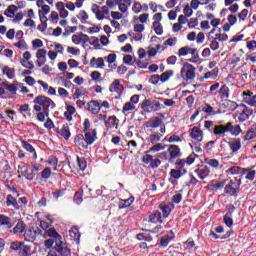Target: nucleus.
<instances>
[{
    "instance_id": "nucleus-46",
    "label": "nucleus",
    "mask_w": 256,
    "mask_h": 256,
    "mask_svg": "<svg viewBox=\"0 0 256 256\" xmlns=\"http://www.w3.org/2000/svg\"><path fill=\"white\" fill-rule=\"evenodd\" d=\"M74 142L76 145H78V147H83V149H87V147L89 146L87 140L83 138V136H76Z\"/></svg>"
},
{
    "instance_id": "nucleus-18",
    "label": "nucleus",
    "mask_w": 256,
    "mask_h": 256,
    "mask_svg": "<svg viewBox=\"0 0 256 256\" xmlns=\"http://www.w3.org/2000/svg\"><path fill=\"white\" fill-rule=\"evenodd\" d=\"M165 135V126H161L160 133H153L148 137V141L151 145H155L161 141V138Z\"/></svg>"
},
{
    "instance_id": "nucleus-10",
    "label": "nucleus",
    "mask_w": 256,
    "mask_h": 256,
    "mask_svg": "<svg viewBox=\"0 0 256 256\" xmlns=\"http://www.w3.org/2000/svg\"><path fill=\"white\" fill-rule=\"evenodd\" d=\"M253 113H256V110L244 107L241 111H237L235 113L234 119L239 123H245V121H247V119H249Z\"/></svg>"
},
{
    "instance_id": "nucleus-11",
    "label": "nucleus",
    "mask_w": 256,
    "mask_h": 256,
    "mask_svg": "<svg viewBox=\"0 0 256 256\" xmlns=\"http://www.w3.org/2000/svg\"><path fill=\"white\" fill-rule=\"evenodd\" d=\"M180 73L184 81H192V79H195V67L191 64H185Z\"/></svg>"
},
{
    "instance_id": "nucleus-57",
    "label": "nucleus",
    "mask_w": 256,
    "mask_h": 256,
    "mask_svg": "<svg viewBox=\"0 0 256 256\" xmlns=\"http://www.w3.org/2000/svg\"><path fill=\"white\" fill-rule=\"evenodd\" d=\"M51 168L46 167L43 169V171L40 173V176L42 177V179H44L45 181H47V179H49V177H51Z\"/></svg>"
},
{
    "instance_id": "nucleus-28",
    "label": "nucleus",
    "mask_w": 256,
    "mask_h": 256,
    "mask_svg": "<svg viewBox=\"0 0 256 256\" xmlns=\"http://www.w3.org/2000/svg\"><path fill=\"white\" fill-rule=\"evenodd\" d=\"M72 41L75 43V45H79L81 43H87L89 41V36L86 34H76L72 36Z\"/></svg>"
},
{
    "instance_id": "nucleus-27",
    "label": "nucleus",
    "mask_w": 256,
    "mask_h": 256,
    "mask_svg": "<svg viewBox=\"0 0 256 256\" xmlns=\"http://www.w3.org/2000/svg\"><path fill=\"white\" fill-rule=\"evenodd\" d=\"M226 126L228 133H231L234 137H237L241 133V126L239 125H233V123L228 122L226 123Z\"/></svg>"
},
{
    "instance_id": "nucleus-32",
    "label": "nucleus",
    "mask_w": 256,
    "mask_h": 256,
    "mask_svg": "<svg viewBox=\"0 0 256 256\" xmlns=\"http://www.w3.org/2000/svg\"><path fill=\"white\" fill-rule=\"evenodd\" d=\"M187 39L188 41H197V43H203V41H205V34L203 33H198V34H195V33H189L187 35Z\"/></svg>"
},
{
    "instance_id": "nucleus-3",
    "label": "nucleus",
    "mask_w": 256,
    "mask_h": 256,
    "mask_svg": "<svg viewBox=\"0 0 256 256\" xmlns=\"http://www.w3.org/2000/svg\"><path fill=\"white\" fill-rule=\"evenodd\" d=\"M183 13L184 15H180L178 17V22L173 25V31L175 33L181 31V29H183L185 25L189 23L187 17H191V15H193V9H191L190 6L187 5L184 7Z\"/></svg>"
},
{
    "instance_id": "nucleus-64",
    "label": "nucleus",
    "mask_w": 256,
    "mask_h": 256,
    "mask_svg": "<svg viewBox=\"0 0 256 256\" xmlns=\"http://www.w3.org/2000/svg\"><path fill=\"white\" fill-rule=\"evenodd\" d=\"M161 49V45L157 44L156 48H149L148 49V57H155L157 55V51Z\"/></svg>"
},
{
    "instance_id": "nucleus-63",
    "label": "nucleus",
    "mask_w": 256,
    "mask_h": 256,
    "mask_svg": "<svg viewBox=\"0 0 256 256\" xmlns=\"http://www.w3.org/2000/svg\"><path fill=\"white\" fill-rule=\"evenodd\" d=\"M170 242H171V237L169 235H166L160 239V246L165 248L169 245Z\"/></svg>"
},
{
    "instance_id": "nucleus-47",
    "label": "nucleus",
    "mask_w": 256,
    "mask_h": 256,
    "mask_svg": "<svg viewBox=\"0 0 256 256\" xmlns=\"http://www.w3.org/2000/svg\"><path fill=\"white\" fill-rule=\"evenodd\" d=\"M175 75V72L173 70H168L160 75V81L161 83H167L171 77Z\"/></svg>"
},
{
    "instance_id": "nucleus-33",
    "label": "nucleus",
    "mask_w": 256,
    "mask_h": 256,
    "mask_svg": "<svg viewBox=\"0 0 256 256\" xmlns=\"http://www.w3.org/2000/svg\"><path fill=\"white\" fill-rule=\"evenodd\" d=\"M105 61L108 63L109 69H117V54H109L108 56L104 57Z\"/></svg>"
},
{
    "instance_id": "nucleus-22",
    "label": "nucleus",
    "mask_w": 256,
    "mask_h": 256,
    "mask_svg": "<svg viewBox=\"0 0 256 256\" xmlns=\"http://www.w3.org/2000/svg\"><path fill=\"white\" fill-rule=\"evenodd\" d=\"M131 0H116L120 13H127L131 7Z\"/></svg>"
},
{
    "instance_id": "nucleus-25",
    "label": "nucleus",
    "mask_w": 256,
    "mask_h": 256,
    "mask_svg": "<svg viewBox=\"0 0 256 256\" xmlns=\"http://www.w3.org/2000/svg\"><path fill=\"white\" fill-rule=\"evenodd\" d=\"M228 133L227 124L226 125H216L213 128V134L216 137H225V134Z\"/></svg>"
},
{
    "instance_id": "nucleus-43",
    "label": "nucleus",
    "mask_w": 256,
    "mask_h": 256,
    "mask_svg": "<svg viewBox=\"0 0 256 256\" xmlns=\"http://www.w3.org/2000/svg\"><path fill=\"white\" fill-rule=\"evenodd\" d=\"M243 169L239 166H232L226 170V175H243Z\"/></svg>"
},
{
    "instance_id": "nucleus-20",
    "label": "nucleus",
    "mask_w": 256,
    "mask_h": 256,
    "mask_svg": "<svg viewBox=\"0 0 256 256\" xmlns=\"http://www.w3.org/2000/svg\"><path fill=\"white\" fill-rule=\"evenodd\" d=\"M123 89V85H121V80L119 79L114 80L109 87L110 93H117L118 95L123 93Z\"/></svg>"
},
{
    "instance_id": "nucleus-61",
    "label": "nucleus",
    "mask_w": 256,
    "mask_h": 256,
    "mask_svg": "<svg viewBox=\"0 0 256 256\" xmlns=\"http://www.w3.org/2000/svg\"><path fill=\"white\" fill-rule=\"evenodd\" d=\"M59 14L57 13V11H52L50 13V16H49V21H51L52 23H59Z\"/></svg>"
},
{
    "instance_id": "nucleus-7",
    "label": "nucleus",
    "mask_w": 256,
    "mask_h": 256,
    "mask_svg": "<svg viewBox=\"0 0 256 256\" xmlns=\"http://www.w3.org/2000/svg\"><path fill=\"white\" fill-rule=\"evenodd\" d=\"M10 248L12 249V251H19V254H18L19 256L31 255L32 246L26 245L25 242H19V241L12 242L10 245Z\"/></svg>"
},
{
    "instance_id": "nucleus-13",
    "label": "nucleus",
    "mask_w": 256,
    "mask_h": 256,
    "mask_svg": "<svg viewBox=\"0 0 256 256\" xmlns=\"http://www.w3.org/2000/svg\"><path fill=\"white\" fill-rule=\"evenodd\" d=\"M18 173H21L22 177H25L28 181L35 179V173L29 169V165L27 164L19 165Z\"/></svg>"
},
{
    "instance_id": "nucleus-31",
    "label": "nucleus",
    "mask_w": 256,
    "mask_h": 256,
    "mask_svg": "<svg viewBox=\"0 0 256 256\" xmlns=\"http://www.w3.org/2000/svg\"><path fill=\"white\" fill-rule=\"evenodd\" d=\"M2 75L6 77V79H15V69L9 66H3Z\"/></svg>"
},
{
    "instance_id": "nucleus-53",
    "label": "nucleus",
    "mask_w": 256,
    "mask_h": 256,
    "mask_svg": "<svg viewBox=\"0 0 256 256\" xmlns=\"http://www.w3.org/2000/svg\"><path fill=\"white\" fill-rule=\"evenodd\" d=\"M255 137H256V126H252V127L248 130V132H247V134H246V136H245V139H246L247 141H251V139H255Z\"/></svg>"
},
{
    "instance_id": "nucleus-14",
    "label": "nucleus",
    "mask_w": 256,
    "mask_h": 256,
    "mask_svg": "<svg viewBox=\"0 0 256 256\" xmlns=\"http://www.w3.org/2000/svg\"><path fill=\"white\" fill-rule=\"evenodd\" d=\"M36 65L37 67H43L47 63V50L38 49L36 52Z\"/></svg>"
},
{
    "instance_id": "nucleus-58",
    "label": "nucleus",
    "mask_w": 256,
    "mask_h": 256,
    "mask_svg": "<svg viewBox=\"0 0 256 256\" xmlns=\"http://www.w3.org/2000/svg\"><path fill=\"white\" fill-rule=\"evenodd\" d=\"M74 202L76 205H81V203H83V191H78L75 193Z\"/></svg>"
},
{
    "instance_id": "nucleus-29",
    "label": "nucleus",
    "mask_w": 256,
    "mask_h": 256,
    "mask_svg": "<svg viewBox=\"0 0 256 256\" xmlns=\"http://www.w3.org/2000/svg\"><path fill=\"white\" fill-rule=\"evenodd\" d=\"M149 223H163V217L161 216V212H159V210H156L152 214H150Z\"/></svg>"
},
{
    "instance_id": "nucleus-19",
    "label": "nucleus",
    "mask_w": 256,
    "mask_h": 256,
    "mask_svg": "<svg viewBox=\"0 0 256 256\" xmlns=\"http://www.w3.org/2000/svg\"><path fill=\"white\" fill-rule=\"evenodd\" d=\"M243 97V103L250 107H256V95H253L252 92H243Z\"/></svg>"
},
{
    "instance_id": "nucleus-48",
    "label": "nucleus",
    "mask_w": 256,
    "mask_h": 256,
    "mask_svg": "<svg viewBox=\"0 0 256 256\" xmlns=\"http://www.w3.org/2000/svg\"><path fill=\"white\" fill-rule=\"evenodd\" d=\"M61 137H63L66 141L71 137V132L69 131V125H63L59 131Z\"/></svg>"
},
{
    "instance_id": "nucleus-24",
    "label": "nucleus",
    "mask_w": 256,
    "mask_h": 256,
    "mask_svg": "<svg viewBox=\"0 0 256 256\" xmlns=\"http://www.w3.org/2000/svg\"><path fill=\"white\" fill-rule=\"evenodd\" d=\"M159 208L162 211L163 218L167 219V217H169V215H171V211H173L175 206L172 203H170V204H160Z\"/></svg>"
},
{
    "instance_id": "nucleus-37",
    "label": "nucleus",
    "mask_w": 256,
    "mask_h": 256,
    "mask_svg": "<svg viewBox=\"0 0 256 256\" xmlns=\"http://www.w3.org/2000/svg\"><path fill=\"white\" fill-rule=\"evenodd\" d=\"M21 144H22L23 149H25V151H28V153L33 154V159H34V161H36L37 152L35 151V147H33V145L29 144L27 141H22Z\"/></svg>"
},
{
    "instance_id": "nucleus-51",
    "label": "nucleus",
    "mask_w": 256,
    "mask_h": 256,
    "mask_svg": "<svg viewBox=\"0 0 256 256\" xmlns=\"http://www.w3.org/2000/svg\"><path fill=\"white\" fill-rule=\"evenodd\" d=\"M165 150V146L161 143L153 144L152 147L149 148L147 153H159V151Z\"/></svg>"
},
{
    "instance_id": "nucleus-15",
    "label": "nucleus",
    "mask_w": 256,
    "mask_h": 256,
    "mask_svg": "<svg viewBox=\"0 0 256 256\" xmlns=\"http://www.w3.org/2000/svg\"><path fill=\"white\" fill-rule=\"evenodd\" d=\"M37 239V230L34 227H28L24 230V240L33 243Z\"/></svg>"
},
{
    "instance_id": "nucleus-26",
    "label": "nucleus",
    "mask_w": 256,
    "mask_h": 256,
    "mask_svg": "<svg viewBox=\"0 0 256 256\" xmlns=\"http://www.w3.org/2000/svg\"><path fill=\"white\" fill-rule=\"evenodd\" d=\"M163 123V120H161L159 117L152 118L150 121H147L145 123V127L150 129H157L158 127H162L161 124Z\"/></svg>"
},
{
    "instance_id": "nucleus-44",
    "label": "nucleus",
    "mask_w": 256,
    "mask_h": 256,
    "mask_svg": "<svg viewBox=\"0 0 256 256\" xmlns=\"http://www.w3.org/2000/svg\"><path fill=\"white\" fill-rule=\"evenodd\" d=\"M6 205L8 207H14V209H19V202H17V198H14L11 194L7 196Z\"/></svg>"
},
{
    "instance_id": "nucleus-49",
    "label": "nucleus",
    "mask_w": 256,
    "mask_h": 256,
    "mask_svg": "<svg viewBox=\"0 0 256 256\" xmlns=\"http://www.w3.org/2000/svg\"><path fill=\"white\" fill-rule=\"evenodd\" d=\"M242 175H246L245 179H247L248 181H253V179H255L256 171L244 168L242 171Z\"/></svg>"
},
{
    "instance_id": "nucleus-1",
    "label": "nucleus",
    "mask_w": 256,
    "mask_h": 256,
    "mask_svg": "<svg viewBox=\"0 0 256 256\" xmlns=\"http://www.w3.org/2000/svg\"><path fill=\"white\" fill-rule=\"evenodd\" d=\"M47 237H50V239L55 240V245L58 249V251H63L65 256L69 255V248L67 247V243L63 242L62 237L57 233V230H55L54 227L50 226L45 232H44V238L47 239Z\"/></svg>"
},
{
    "instance_id": "nucleus-30",
    "label": "nucleus",
    "mask_w": 256,
    "mask_h": 256,
    "mask_svg": "<svg viewBox=\"0 0 256 256\" xmlns=\"http://www.w3.org/2000/svg\"><path fill=\"white\" fill-rule=\"evenodd\" d=\"M196 175L199 177V179H206V177H209V168L207 166H200L198 169L195 170Z\"/></svg>"
},
{
    "instance_id": "nucleus-16",
    "label": "nucleus",
    "mask_w": 256,
    "mask_h": 256,
    "mask_svg": "<svg viewBox=\"0 0 256 256\" xmlns=\"http://www.w3.org/2000/svg\"><path fill=\"white\" fill-rule=\"evenodd\" d=\"M190 137L193 139V141H196V143H201L203 141V132L201 128L195 126L190 131Z\"/></svg>"
},
{
    "instance_id": "nucleus-52",
    "label": "nucleus",
    "mask_w": 256,
    "mask_h": 256,
    "mask_svg": "<svg viewBox=\"0 0 256 256\" xmlns=\"http://www.w3.org/2000/svg\"><path fill=\"white\" fill-rule=\"evenodd\" d=\"M229 88L227 85H222L219 89V94L221 95L222 99H229Z\"/></svg>"
},
{
    "instance_id": "nucleus-55",
    "label": "nucleus",
    "mask_w": 256,
    "mask_h": 256,
    "mask_svg": "<svg viewBox=\"0 0 256 256\" xmlns=\"http://www.w3.org/2000/svg\"><path fill=\"white\" fill-rule=\"evenodd\" d=\"M185 175L184 173L180 172L177 168L170 170V177L172 179H181Z\"/></svg>"
},
{
    "instance_id": "nucleus-38",
    "label": "nucleus",
    "mask_w": 256,
    "mask_h": 256,
    "mask_svg": "<svg viewBox=\"0 0 256 256\" xmlns=\"http://www.w3.org/2000/svg\"><path fill=\"white\" fill-rule=\"evenodd\" d=\"M176 169L182 172L184 175L187 174V162L183 159H178L175 163Z\"/></svg>"
},
{
    "instance_id": "nucleus-40",
    "label": "nucleus",
    "mask_w": 256,
    "mask_h": 256,
    "mask_svg": "<svg viewBox=\"0 0 256 256\" xmlns=\"http://www.w3.org/2000/svg\"><path fill=\"white\" fill-rule=\"evenodd\" d=\"M105 125L107 129H113V127L118 129L119 123H117V116H110L108 120L105 121Z\"/></svg>"
},
{
    "instance_id": "nucleus-12",
    "label": "nucleus",
    "mask_w": 256,
    "mask_h": 256,
    "mask_svg": "<svg viewBox=\"0 0 256 256\" xmlns=\"http://www.w3.org/2000/svg\"><path fill=\"white\" fill-rule=\"evenodd\" d=\"M141 109H143V111H146V113L159 111V109H161V103L144 100L143 103L141 104Z\"/></svg>"
},
{
    "instance_id": "nucleus-4",
    "label": "nucleus",
    "mask_w": 256,
    "mask_h": 256,
    "mask_svg": "<svg viewBox=\"0 0 256 256\" xmlns=\"http://www.w3.org/2000/svg\"><path fill=\"white\" fill-rule=\"evenodd\" d=\"M187 55L192 56V58L188 60L190 63H199L200 59L197 48L191 46H183L178 50V57H187Z\"/></svg>"
},
{
    "instance_id": "nucleus-42",
    "label": "nucleus",
    "mask_w": 256,
    "mask_h": 256,
    "mask_svg": "<svg viewBox=\"0 0 256 256\" xmlns=\"http://www.w3.org/2000/svg\"><path fill=\"white\" fill-rule=\"evenodd\" d=\"M168 151L172 159H175L176 157H179V155H181V149H179V146L177 145H170Z\"/></svg>"
},
{
    "instance_id": "nucleus-9",
    "label": "nucleus",
    "mask_w": 256,
    "mask_h": 256,
    "mask_svg": "<svg viewBox=\"0 0 256 256\" xmlns=\"http://www.w3.org/2000/svg\"><path fill=\"white\" fill-rule=\"evenodd\" d=\"M241 187V179L235 178L234 180H230L229 183L226 184L224 188V192L226 195L230 197H235L237 195V190Z\"/></svg>"
},
{
    "instance_id": "nucleus-56",
    "label": "nucleus",
    "mask_w": 256,
    "mask_h": 256,
    "mask_svg": "<svg viewBox=\"0 0 256 256\" xmlns=\"http://www.w3.org/2000/svg\"><path fill=\"white\" fill-rule=\"evenodd\" d=\"M77 165L80 171H85V169H87V161H85V158L77 157Z\"/></svg>"
},
{
    "instance_id": "nucleus-54",
    "label": "nucleus",
    "mask_w": 256,
    "mask_h": 256,
    "mask_svg": "<svg viewBox=\"0 0 256 256\" xmlns=\"http://www.w3.org/2000/svg\"><path fill=\"white\" fill-rule=\"evenodd\" d=\"M135 201V197L131 196L128 199L122 200L121 201V207L122 209H125L127 207H131V205H133V202Z\"/></svg>"
},
{
    "instance_id": "nucleus-36",
    "label": "nucleus",
    "mask_w": 256,
    "mask_h": 256,
    "mask_svg": "<svg viewBox=\"0 0 256 256\" xmlns=\"http://www.w3.org/2000/svg\"><path fill=\"white\" fill-rule=\"evenodd\" d=\"M0 225L5 227L6 229H11V227H13V222L8 216L0 214Z\"/></svg>"
},
{
    "instance_id": "nucleus-5",
    "label": "nucleus",
    "mask_w": 256,
    "mask_h": 256,
    "mask_svg": "<svg viewBox=\"0 0 256 256\" xmlns=\"http://www.w3.org/2000/svg\"><path fill=\"white\" fill-rule=\"evenodd\" d=\"M19 8L15 5H9L6 10H4L5 17H8V19H11L12 23L17 24L21 23L23 21V12H18ZM16 13V14H15Z\"/></svg>"
},
{
    "instance_id": "nucleus-6",
    "label": "nucleus",
    "mask_w": 256,
    "mask_h": 256,
    "mask_svg": "<svg viewBox=\"0 0 256 256\" xmlns=\"http://www.w3.org/2000/svg\"><path fill=\"white\" fill-rule=\"evenodd\" d=\"M10 248L12 249V251H19V254H18L19 256L31 255L32 246L26 245L25 242H19V241L12 242L10 245Z\"/></svg>"
},
{
    "instance_id": "nucleus-62",
    "label": "nucleus",
    "mask_w": 256,
    "mask_h": 256,
    "mask_svg": "<svg viewBox=\"0 0 256 256\" xmlns=\"http://www.w3.org/2000/svg\"><path fill=\"white\" fill-rule=\"evenodd\" d=\"M152 29H154L155 33H163V25H161V22H153Z\"/></svg>"
},
{
    "instance_id": "nucleus-23",
    "label": "nucleus",
    "mask_w": 256,
    "mask_h": 256,
    "mask_svg": "<svg viewBox=\"0 0 256 256\" xmlns=\"http://www.w3.org/2000/svg\"><path fill=\"white\" fill-rule=\"evenodd\" d=\"M90 66L93 69H103V67H105V59L104 58H91L90 60Z\"/></svg>"
},
{
    "instance_id": "nucleus-2",
    "label": "nucleus",
    "mask_w": 256,
    "mask_h": 256,
    "mask_svg": "<svg viewBox=\"0 0 256 256\" xmlns=\"http://www.w3.org/2000/svg\"><path fill=\"white\" fill-rule=\"evenodd\" d=\"M33 103V109L36 112L45 111V113H47L49 112V109H54L55 107V102H53V100L47 96H37L33 100Z\"/></svg>"
},
{
    "instance_id": "nucleus-60",
    "label": "nucleus",
    "mask_w": 256,
    "mask_h": 256,
    "mask_svg": "<svg viewBox=\"0 0 256 256\" xmlns=\"http://www.w3.org/2000/svg\"><path fill=\"white\" fill-rule=\"evenodd\" d=\"M136 106L132 104L131 102H126L123 106V113H129V111H135Z\"/></svg>"
},
{
    "instance_id": "nucleus-41",
    "label": "nucleus",
    "mask_w": 256,
    "mask_h": 256,
    "mask_svg": "<svg viewBox=\"0 0 256 256\" xmlns=\"http://www.w3.org/2000/svg\"><path fill=\"white\" fill-rule=\"evenodd\" d=\"M77 110H75V107L72 105L66 106V112L64 113V117L67 119V121H73V115H75Z\"/></svg>"
},
{
    "instance_id": "nucleus-34",
    "label": "nucleus",
    "mask_w": 256,
    "mask_h": 256,
    "mask_svg": "<svg viewBox=\"0 0 256 256\" xmlns=\"http://www.w3.org/2000/svg\"><path fill=\"white\" fill-rule=\"evenodd\" d=\"M84 139H86L88 145H93V143H95V139H97V131L91 130L86 132Z\"/></svg>"
},
{
    "instance_id": "nucleus-21",
    "label": "nucleus",
    "mask_w": 256,
    "mask_h": 256,
    "mask_svg": "<svg viewBox=\"0 0 256 256\" xmlns=\"http://www.w3.org/2000/svg\"><path fill=\"white\" fill-rule=\"evenodd\" d=\"M88 111L92 115H98V113L101 111V104L97 100H92L88 102Z\"/></svg>"
},
{
    "instance_id": "nucleus-39",
    "label": "nucleus",
    "mask_w": 256,
    "mask_h": 256,
    "mask_svg": "<svg viewBox=\"0 0 256 256\" xmlns=\"http://www.w3.org/2000/svg\"><path fill=\"white\" fill-rule=\"evenodd\" d=\"M26 227L27 226L25 225V222L19 220L15 225V227L13 228V233L15 235H21V233L25 232Z\"/></svg>"
},
{
    "instance_id": "nucleus-50",
    "label": "nucleus",
    "mask_w": 256,
    "mask_h": 256,
    "mask_svg": "<svg viewBox=\"0 0 256 256\" xmlns=\"http://www.w3.org/2000/svg\"><path fill=\"white\" fill-rule=\"evenodd\" d=\"M87 94V89L84 87L76 88L75 92L73 93L72 97L73 99H79L80 97H83V95Z\"/></svg>"
},
{
    "instance_id": "nucleus-45",
    "label": "nucleus",
    "mask_w": 256,
    "mask_h": 256,
    "mask_svg": "<svg viewBox=\"0 0 256 256\" xmlns=\"http://www.w3.org/2000/svg\"><path fill=\"white\" fill-rule=\"evenodd\" d=\"M232 153H237L241 149V140L236 139L228 143Z\"/></svg>"
},
{
    "instance_id": "nucleus-17",
    "label": "nucleus",
    "mask_w": 256,
    "mask_h": 256,
    "mask_svg": "<svg viewBox=\"0 0 256 256\" xmlns=\"http://www.w3.org/2000/svg\"><path fill=\"white\" fill-rule=\"evenodd\" d=\"M65 7V3L61 1L55 4L56 11H58V15L61 19H67V17H69V11H67Z\"/></svg>"
},
{
    "instance_id": "nucleus-59",
    "label": "nucleus",
    "mask_w": 256,
    "mask_h": 256,
    "mask_svg": "<svg viewBox=\"0 0 256 256\" xmlns=\"http://www.w3.org/2000/svg\"><path fill=\"white\" fill-rule=\"evenodd\" d=\"M37 120L40 122V123H45V118L46 117H49V112H45V111H40L37 113Z\"/></svg>"
},
{
    "instance_id": "nucleus-8",
    "label": "nucleus",
    "mask_w": 256,
    "mask_h": 256,
    "mask_svg": "<svg viewBox=\"0 0 256 256\" xmlns=\"http://www.w3.org/2000/svg\"><path fill=\"white\" fill-rule=\"evenodd\" d=\"M91 11L94 13L98 21H103V19H107V17H109V7L107 6L99 7V5L93 4L91 6Z\"/></svg>"
},
{
    "instance_id": "nucleus-35",
    "label": "nucleus",
    "mask_w": 256,
    "mask_h": 256,
    "mask_svg": "<svg viewBox=\"0 0 256 256\" xmlns=\"http://www.w3.org/2000/svg\"><path fill=\"white\" fill-rule=\"evenodd\" d=\"M204 163H206V165H209V167L213 168L214 171H219V169H221V164L219 163V160H217V159L206 158L204 160Z\"/></svg>"
}]
</instances>
